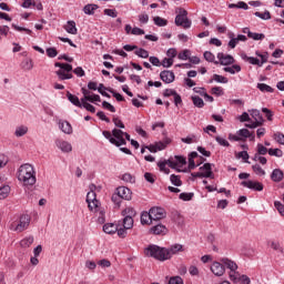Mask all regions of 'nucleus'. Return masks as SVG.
<instances>
[{
  "mask_svg": "<svg viewBox=\"0 0 284 284\" xmlns=\"http://www.w3.org/2000/svg\"><path fill=\"white\" fill-rule=\"evenodd\" d=\"M179 252H183V245L181 244H173L169 248L151 244L145 248L144 254L158 261H170V258H172L174 254H179Z\"/></svg>",
  "mask_w": 284,
  "mask_h": 284,
  "instance_id": "1",
  "label": "nucleus"
},
{
  "mask_svg": "<svg viewBox=\"0 0 284 284\" xmlns=\"http://www.w3.org/2000/svg\"><path fill=\"white\" fill-rule=\"evenodd\" d=\"M18 181L23 185H34L37 183V175H34V168L31 164H23L18 171Z\"/></svg>",
  "mask_w": 284,
  "mask_h": 284,
  "instance_id": "2",
  "label": "nucleus"
},
{
  "mask_svg": "<svg viewBox=\"0 0 284 284\" xmlns=\"http://www.w3.org/2000/svg\"><path fill=\"white\" fill-rule=\"evenodd\" d=\"M102 134L104 139H108V141L116 148H121V145H126L128 143L124 138V132L121 129H113L112 133L110 131H103Z\"/></svg>",
  "mask_w": 284,
  "mask_h": 284,
  "instance_id": "3",
  "label": "nucleus"
},
{
  "mask_svg": "<svg viewBox=\"0 0 284 284\" xmlns=\"http://www.w3.org/2000/svg\"><path fill=\"white\" fill-rule=\"evenodd\" d=\"M175 13V26L184 28V30L192 28V20L187 19V10L183 8H176Z\"/></svg>",
  "mask_w": 284,
  "mask_h": 284,
  "instance_id": "4",
  "label": "nucleus"
},
{
  "mask_svg": "<svg viewBox=\"0 0 284 284\" xmlns=\"http://www.w3.org/2000/svg\"><path fill=\"white\" fill-rule=\"evenodd\" d=\"M54 67L60 68V70L55 72L60 81L72 79V73H68V72H72V64L55 62Z\"/></svg>",
  "mask_w": 284,
  "mask_h": 284,
  "instance_id": "5",
  "label": "nucleus"
},
{
  "mask_svg": "<svg viewBox=\"0 0 284 284\" xmlns=\"http://www.w3.org/2000/svg\"><path fill=\"white\" fill-rule=\"evenodd\" d=\"M30 226V215H21L19 222H13L11 224V230L13 232H24Z\"/></svg>",
  "mask_w": 284,
  "mask_h": 284,
  "instance_id": "6",
  "label": "nucleus"
},
{
  "mask_svg": "<svg viewBox=\"0 0 284 284\" xmlns=\"http://www.w3.org/2000/svg\"><path fill=\"white\" fill-rule=\"evenodd\" d=\"M200 170H206V172H195L191 173V176L194 179H212L214 176V173L212 172V164L205 163L203 166L200 168Z\"/></svg>",
  "mask_w": 284,
  "mask_h": 284,
  "instance_id": "7",
  "label": "nucleus"
},
{
  "mask_svg": "<svg viewBox=\"0 0 284 284\" xmlns=\"http://www.w3.org/2000/svg\"><path fill=\"white\" fill-rule=\"evenodd\" d=\"M149 212L151 213V219H153V221H163V219L168 216V212L161 206H153Z\"/></svg>",
  "mask_w": 284,
  "mask_h": 284,
  "instance_id": "8",
  "label": "nucleus"
},
{
  "mask_svg": "<svg viewBox=\"0 0 284 284\" xmlns=\"http://www.w3.org/2000/svg\"><path fill=\"white\" fill-rule=\"evenodd\" d=\"M187 160L184 156L175 155L174 158L169 159V168L176 170V168H183L186 165Z\"/></svg>",
  "mask_w": 284,
  "mask_h": 284,
  "instance_id": "9",
  "label": "nucleus"
},
{
  "mask_svg": "<svg viewBox=\"0 0 284 284\" xmlns=\"http://www.w3.org/2000/svg\"><path fill=\"white\" fill-rule=\"evenodd\" d=\"M243 187H248V190H255V192H263V183L261 182H254L252 180L243 181L241 183Z\"/></svg>",
  "mask_w": 284,
  "mask_h": 284,
  "instance_id": "10",
  "label": "nucleus"
},
{
  "mask_svg": "<svg viewBox=\"0 0 284 284\" xmlns=\"http://www.w3.org/2000/svg\"><path fill=\"white\" fill-rule=\"evenodd\" d=\"M211 272L214 276H223L225 274V266L221 262H213L211 265Z\"/></svg>",
  "mask_w": 284,
  "mask_h": 284,
  "instance_id": "11",
  "label": "nucleus"
},
{
  "mask_svg": "<svg viewBox=\"0 0 284 284\" xmlns=\"http://www.w3.org/2000/svg\"><path fill=\"white\" fill-rule=\"evenodd\" d=\"M217 59L221 65H232V63H234V57L223 52L217 53Z\"/></svg>",
  "mask_w": 284,
  "mask_h": 284,
  "instance_id": "12",
  "label": "nucleus"
},
{
  "mask_svg": "<svg viewBox=\"0 0 284 284\" xmlns=\"http://www.w3.org/2000/svg\"><path fill=\"white\" fill-rule=\"evenodd\" d=\"M116 193L120 199H123L124 201H130L132 199V191L129 187L120 186L116 189Z\"/></svg>",
  "mask_w": 284,
  "mask_h": 284,
  "instance_id": "13",
  "label": "nucleus"
},
{
  "mask_svg": "<svg viewBox=\"0 0 284 284\" xmlns=\"http://www.w3.org/2000/svg\"><path fill=\"white\" fill-rule=\"evenodd\" d=\"M160 79L163 81V83H174V72L164 70L160 73Z\"/></svg>",
  "mask_w": 284,
  "mask_h": 284,
  "instance_id": "14",
  "label": "nucleus"
},
{
  "mask_svg": "<svg viewBox=\"0 0 284 284\" xmlns=\"http://www.w3.org/2000/svg\"><path fill=\"white\" fill-rule=\"evenodd\" d=\"M57 148L61 150V152H70L72 150V144L70 142L64 140H58L55 141Z\"/></svg>",
  "mask_w": 284,
  "mask_h": 284,
  "instance_id": "15",
  "label": "nucleus"
},
{
  "mask_svg": "<svg viewBox=\"0 0 284 284\" xmlns=\"http://www.w3.org/2000/svg\"><path fill=\"white\" fill-rule=\"evenodd\" d=\"M150 233L155 235L168 234V227H165L163 224H158L150 229Z\"/></svg>",
  "mask_w": 284,
  "mask_h": 284,
  "instance_id": "16",
  "label": "nucleus"
},
{
  "mask_svg": "<svg viewBox=\"0 0 284 284\" xmlns=\"http://www.w3.org/2000/svg\"><path fill=\"white\" fill-rule=\"evenodd\" d=\"M221 263H223V265H225V267H227V270H231V272H236L239 270V265L235 264L234 261H232L227 257H223L221 260Z\"/></svg>",
  "mask_w": 284,
  "mask_h": 284,
  "instance_id": "17",
  "label": "nucleus"
},
{
  "mask_svg": "<svg viewBox=\"0 0 284 284\" xmlns=\"http://www.w3.org/2000/svg\"><path fill=\"white\" fill-rule=\"evenodd\" d=\"M282 179H284V173L281 169H274L271 174V180L274 183H281Z\"/></svg>",
  "mask_w": 284,
  "mask_h": 284,
  "instance_id": "18",
  "label": "nucleus"
},
{
  "mask_svg": "<svg viewBox=\"0 0 284 284\" xmlns=\"http://www.w3.org/2000/svg\"><path fill=\"white\" fill-rule=\"evenodd\" d=\"M59 128L64 134H72V124L68 121H60Z\"/></svg>",
  "mask_w": 284,
  "mask_h": 284,
  "instance_id": "19",
  "label": "nucleus"
},
{
  "mask_svg": "<svg viewBox=\"0 0 284 284\" xmlns=\"http://www.w3.org/2000/svg\"><path fill=\"white\" fill-rule=\"evenodd\" d=\"M118 230L119 225L114 223H106L103 225V232H105V234H116Z\"/></svg>",
  "mask_w": 284,
  "mask_h": 284,
  "instance_id": "20",
  "label": "nucleus"
},
{
  "mask_svg": "<svg viewBox=\"0 0 284 284\" xmlns=\"http://www.w3.org/2000/svg\"><path fill=\"white\" fill-rule=\"evenodd\" d=\"M242 59L243 61H247L248 63H251V65H258V68L263 67V63H261V60H258L257 58L247 57V54L243 53Z\"/></svg>",
  "mask_w": 284,
  "mask_h": 284,
  "instance_id": "21",
  "label": "nucleus"
},
{
  "mask_svg": "<svg viewBox=\"0 0 284 284\" xmlns=\"http://www.w3.org/2000/svg\"><path fill=\"white\" fill-rule=\"evenodd\" d=\"M152 221H154L152 219V213H150V211H144L141 214V223L142 225H150V223H152Z\"/></svg>",
  "mask_w": 284,
  "mask_h": 284,
  "instance_id": "22",
  "label": "nucleus"
},
{
  "mask_svg": "<svg viewBox=\"0 0 284 284\" xmlns=\"http://www.w3.org/2000/svg\"><path fill=\"white\" fill-rule=\"evenodd\" d=\"M67 98L70 101V103L75 105V108H82L81 100H79V97H77V95L70 93V91H68L67 92Z\"/></svg>",
  "mask_w": 284,
  "mask_h": 284,
  "instance_id": "23",
  "label": "nucleus"
},
{
  "mask_svg": "<svg viewBox=\"0 0 284 284\" xmlns=\"http://www.w3.org/2000/svg\"><path fill=\"white\" fill-rule=\"evenodd\" d=\"M64 30L69 34H77V22L74 21H68L67 24L64 26Z\"/></svg>",
  "mask_w": 284,
  "mask_h": 284,
  "instance_id": "24",
  "label": "nucleus"
},
{
  "mask_svg": "<svg viewBox=\"0 0 284 284\" xmlns=\"http://www.w3.org/2000/svg\"><path fill=\"white\" fill-rule=\"evenodd\" d=\"M239 136H242V139H251V141H254L255 135L254 133H251L247 129H242L237 131Z\"/></svg>",
  "mask_w": 284,
  "mask_h": 284,
  "instance_id": "25",
  "label": "nucleus"
},
{
  "mask_svg": "<svg viewBox=\"0 0 284 284\" xmlns=\"http://www.w3.org/2000/svg\"><path fill=\"white\" fill-rule=\"evenodd\" d=\"M94 190H97V185L91 184L90 185V192H88V194H87V203L92 202V201H98L97 200V193L94 192Z\"/></svg>",
  "mask_w": 284,
  "mask_h": 284,
  "instance_id": "26",
  "label": "nucleus"
},
{
  "mask_svg": "<svg viewBox=\"0 0 284 284\" xmlns=\"http://www.w3.org/2000/svg\"><path fill=\"white\" fill-rule=\"evenodd\" d=\"M229 39H231L229 41V48H231L232 50H234V48H236V45H239V40H236V34H234V32L230 31L227 33Z\"/></svg>",
  "mask_w": 284,
  "mask_h": 284,
  "instance_id": "27",
  "label": "nucleus"
},
{
  "mask_svg": "<svg viewBox=\"0 0 284 284\" xmlns=\"http://www.w3.org/2000/svg\"><path fill=\"white\" fill-rule=\"evenodd\" d=\"M122 225L124 230H132V227H134V219L131 216H124Z\"/></svg>",
  "mask_w": 284,
  "mask_h": 284,
  "instance_id": "28",
  "label": "nucleus"
},
{
  "mask_svg": "<svg viewBox=\"0 0 284 284\" xmlns=\"http://www.w3.org/2000/svg\"><path fill=\"white\" fill-rule=\"evenodd\" d=\"M251 116L256 123H261V125H263V123L265 122V120H263V115H261V111L258 110H253Z\"/></svg>",
  "mask_w": 284,
  "mask_h": 284,
  "instance_id": "29",
  "label": "nucleus"
},
{
  "mask_svg": "<svg viewBox=\"0 0 284 284\" xmlns=\"http://www.w3.org/2000/svg\"><path fill=\"white\" fill-rule=\"evenodd\" d=\"M32 243H34V236L30 235L20 241V246H22L24 248L30 247V245H32Z\"/></svg>",
  "mask_w": 284,
  "mask_h": 284,
  "instance_id": "30",
  "label": "nucleus"
},
{
  "mask_svg": "<svg viewBox=\"0 0 284 284\" xmlns=\"http://www.w3.org/2000/svg\"><path fill=\"white\" fill-rule=\"evenodd\" d=\"M170 181L172 185H175L176 187H181V185H183V181H181V175L171 174Z\"/></svg>",
  "mask_w": 284,
  "mask_h": 284,
  "instance_id": "31",
  "label": "nucleus"
},
{
  "mask_svg": "<svg viewBox=\"0 0 284 284\" xmlns=\"http://www.w3.org/2000/svg\"><path fill=\"white\" fill-rule=\"evenodd\" d=\"M28 132V126L27 125H20L16 128L14 131V136H26V133Z\"/></svg>",
  "mask_w": 284,
  "mask_h": 284,
  "instance_id": "32",
  "label": "nucleus"
},
{
  "mask_svg": "<svg viewBox=\"0 0 284 284\" xmlns=\"http://www.w3.org/2000/svg\"><path fill=\"white\" fill-rule=\"evenodd\" d=\"M99 10L98 4H87L83 8L84 14H94V11Z\"/></svg>",
  "mask_w": 284,
  "mask_h": 284,
  "instance_id": "33",
  "label": "nucleus"
},
{
  "mask_svg": "<svg viewBox=\"0 0 284 284\" xmlns=\"http://www.w3.org/2000/svg\"><path fill=\"white\" fill-rule=\"evenodd\" d=\"M10 194V185H3L0 187V201H3V199H8Z\"/></svg>",
  "mask_w": 284,
  "mask_h": 284,
  "instance_id": "34",
  "label": "nucleus"
},
{
  "mask_svg": "<svg viewBox=\"0 0 284 284\" xmlns=\"http://www.w3.org/2000/svg\"><path fill=\"white\" fill-rule=\"evenodd\" d=\"M168 165H170L169 160H164L158 163V166L160 168V172H164V174H170V169L168 168Z\"/></svg>",
  "mask_w": 284,
  "mask_h": 284,
  "instance_id": "35",
  "label": "nucleus"
},
{
  "mask_svg": "<svg viewBox=\"0 0 284 284\" xmlns=\"http://www.w3.org/2000/svg\"><path fill=\"white\" fill-rule=\"evenodd\" d=\"M153 22L159 27V28H165L168 26V20L165 18H161L159 16L153 18Z\"/></svg>",
  "mask_w": 284,
  "mask_h": 284,
  "instance_id": "36",
  "label": "nucleus"
},
{
  "mask_svg": "<svg viewBox=\"0 0 284 284\" xmlns=\"http://www.w3.org/2000/svg\"><path fill=\"white\" fill-rule=\"evenodd\" d=\"M170 143H172V140L166 138L163 142L155 143V148L158 151L165 150Z\"/></svg>",
  "mask_w": 284,
  "mask_h": 284,
  "instance_id": "37",
  "label": "nucleus"
},
{
  "mask_svg": "<svg viewBox=\"0 0 284 284\" xmlns=\"http://www.w3.org/2000/svg\"><path fill=\"white\" fill-rule=\"evenodd\" d=\"M224 72H229L230 74H236V72H241V65L233 64L232 67H225Z\"/></svg>",
  "mask_w": 284,
  "mask_h": 284,
  "instance_id": "38",
  "label": "nucleus"
},
{
  "mask_svg": "<svg viewBox=\"0 0 284 284\" xmlns=\"http://www.w3.org/2000/svg\"><path fill=\"white\" fill-rule=\"evenodd\" d=\"M257 89L260 92H274V89L265 83H257Z\"/></svg>",
  "mask_w": 284,
  "mask_h": 284,
  "instance_id": "39",
  "label": "nucleus"
},
{
  "mask_svg": "<svg viewBox=\"0 0 284 284\" xmlns=\"http://www.w3.org/2000/svg\"><path fill=\"white\" fill-rule=\"evenodd\" d=\"M214 81L216 83H227V78L219 74H213V78L210 80V83H213Z\"/></svg>",
  "mask_w": 284,
  "mask_h": 284,
  "instance_id": "40",
  "label": "nucleus"
},
{
  "mask_svg": "<svg viewBox=\"0 0 284 284\" xmlns=\"http://www.w3.org/2000/svg\"><path fill=\"white\" fill-rule=\"evenodd\" d=\"M204 59L205 61H209V63H215V65H219V61H214L215 59L214 53L210 51L204 52Z\"/></svg>",
  "mask_w": 284,
  "mask_h": 284,
  "instance_id": "41",
  "label": "nucleus"
},
{
  "mask_svg": "<svg viewBox=\"0 0 284 284\" xmlns=\"http://www.w3.org/2000/svg\"><path fill=\"white\" fill-rule=\"evenodd\" d=\"M192 101H193V105H195V108H203L205 105V102H203V99H201V97L193 95Z\"/></svg>",
  "mask_w": 284,
  "mask_h": 284,
  "instance_id": "42",
  "label": "nucleus"
},
{
  "mask_svg": "<svg viewBox=\"0 0 284 284\" xmlns=\"http://www.w3.org/2000/svg\"><path fill=\"white\" fill-rule=\"evenodd\" d=\"M248 39H253V41H263V39H265V34L248 32Z\"/></svg>",
  "mask_w": 284,
  "mask_h": 284,
  "instance_id": "43",
  "label": "nucleus"
},
{
  "mask_svg": "<svg viewBox=\"0 0 284 284\" xmlns=\"http://www.w3.org/2000/svg\"><path fill=\"white\" fill-rule=\"evenodd\" d=\"M255 17H258V19H263V21H268V19H272V14L270 13V11H265V12H255Z\"/></svg>",
  "mask_w": 284,
  "mask_h": 284,
  "instance_id": "44",
  "label": "nucleus"
},
{
  "mask_svg": "<svg viewBox=\"0 0 284 284\" xmlns=\"http://www.w3.org/2000/svg\"><path fill=\"white\" fill-rule=\"evenodd\" d=\"M253 172L257 175V176H265V170H263V168H261L258 164H254L252 166Z\"/></svg>",
  "mask_w": 284,
  "mask_h": 284,
  "instance_id": "45",
  "label": "nucleus"
},
{
  "mask_svg": "<svg viewBox=\"0 0 284 284\" xmlns=\"http://www.w3.org/2000/svg\"><path fill=\"white\" fill-rule=\"evenodd\" d=\"M134 54H136V57H140V59H148V57H150V53L145 49H138L134 51Z\"/></svg>",
  "mask_w": 284,
  "mask_h": 284,
  "instance_id": "46",
  "label": "nucleus"
},
{
  "mask_svg": "<svg viewBox=\"0 0 284 284\" xmlns=\"http://www.w3.org/2000/svg\"><path fill=\"white\" fill-rule=\"evenodd\" d=\"M88 207L91 212H99V200H93L91 202H87Z\"/></svg>",
  "mask_w": 284,
  "mask_h": 284,
  "instance_id": "47",
  "label": "nucleus"
},
{
  "mask_svg": "<svg viewBox=\"0 0 284 284\" xmlns=\"http://www.w3.org/2000/svg\"><path fill=\"white\" fill-rule=\"evenodd\" d=\"M268 154L270 156H276L277 159H281L283 156V151L281 149H270Z\"/></svg>",
  "mask_w": 284,
  "mask_h": 284,
  "instance_id": "48",
  "label": "nucleus"
},
{
  "mask_svg": "<svg viewBox=\"0 0 284 284\" xmlns=\"http://www.w3.org/2000/svg\"><path fill=\"white\" fill-rule=\"evenodd\" d=\"M122 216H136V211H134L133 207H126L125 210L122 211Z\"/></svg>",
  "mask_w": 284,
  "mask_h": 284,
  "instance_id": "49",
  "label": "nucleus"
},
{
  "mask_svg": "<svg viewBox=\"0 0 284 284\" xmlns=\"http://www.w3.org/2000/svg\"><path fill=\"white\" fill-rule=\"evenodd\" d=\"M21 68L22 70H32V68H34V64L32 63V60H24L21 63Z\"/></svg>",
  "mask_w": 284,
  "mask_h": 284,
  "instance_id": "50",
  "label": "nucleus"
},
{
  "mask_svg": "<svg viewBox=\"0 0 284 284\" xmlns=\"http://www.w3.org/2000/svg\"><path fill=\"white\" fill-rule=\"evenodd\" d=\"M179 199L181 201H192V199H194V193H181Z\"/></svg>",
  "mask_w": 284,
  "mask_h": 284,
  "instance_id": "51",
  "label": "nucleus"
},
{
  "mask_svg": "<svg viewBox=\"0 0 284 284\" xmlns=\"http://www.w3.org/2000/svg\"><path fill=\"white\" fill-rule=\"evenodd\" d=\"M237 159H243V161H245V163H250L248 159H250V154L247 153V151H241L237 153L236 155Z\"/></svg>",
  "mask_w": 284,
  "mask_h": 284,
  "instance_id": "52",
  "label": "nucleus"
},
{
  "mask_svg": "<svg viewBox=\"0 0 284 284\" xmlns=\"http://www.w3.org/2000/svg\"><path fill=\"white\" fill-rule=\"evenodd\" d=\"M178 59H180L181 61H187V59H190V50H184L180 52Z\"/></svg>",
  "mask_w": 284,
  "mask_h": 284,
  "instance_id": "53",
  "label": "nucleus"
},
{
  "mask_svg": "<svg viewBox=\"0 0 284 284\" xmlns=\"http://www.w3.org/2000/svg\"><path fill=\"white\" fill-rule=\"evenodd\" d=\"M12 28L14 30H17L18 32H26L27 34L32 36V30L28 29V28H23V27H19L17 24H12Z\"/></svg>",
  "mask_w": 284,
  "mask_h": 284,
  "instance_id": "54",
  "label": "nucleus"
},
{
  "mask_svg": "<svg viewBox=\"0 0 284 284\" xmlns=\"http://www.w3.org/2000/svg\"><path fill=\"white\" fill-rule=\"evenodd\" d=\"M104 14H106V17H112V19H116V17H119L115 9H104Z\"/></svg>",
  "mask_w": 284,
  "mask_h": 284,
  "instance_id": "55",
  "label": "nucleus"
},
{
  "mask_svg": "<svg viewBox=\"0 0 284 284\" xmlns=\"http://www.w3.org/2000/svg\"><path fill=\"white\" fill-rule=\"evenodd\" d=\"M173 64H174V59L172 58H164L162 61L163 68H172Z\"/></svg>",
  "mask_w": 284,
  "mask_h": 284,
  "instance_id": "56",
  "label": "nucleus"
},
{
  "mask_svg": "<svg viewBox=\"0 0 284 284\" xmlns=\"http://www.w3.org/2000/svg\"><path fill=\"white\" fill-rule=\"evenodd\" d=\"M215 141L219 143V145H222L223 148H230V142L221 136H215Z\"/></svg>",
  "mask_w": 284,
  "mask_h": 284,
  "instance_id": "57",
  "label": "nucleus"
},
{
  "mask_svg": "<svg viewBox=\"0 0 284 284\" xmlns=\"http://www.w3.org/2000/svg\"><path fill=\"white\" fill-rule=\"evenodd\" d=\"M274 139L277 143H280L281 145H284V134L281 132H276L274 133Z\"/></svg>",
  "mask_w": 284,
  "mask_h": 284,
  "instance_id": "58",
  "label": "nucleus"
},
{
  "mask_svg": "<svg viewBox=\"0 0 284 284\" xmlns=\"http://www.w3.org/2000/svg\"><path fill=\"white\" fill-rule=\"evenodd\" d=\"M57 54H59V52L57 51V48H48L47 49V55L50 59H54V57H57Z\"/></svg>",
  "mask_w": 284,
  "mask_h": 284,
  "instance_id": "59",
  "label": "nucleus"
},
{
  "mask_svg": "<svg viewBox=\"0 0 284 284\" xmlns=\"http://www.w3.org/2000/svg\"><path fill=\"white\" fill-rule=\"evenodd\" d=\"M267 152H270L267 148H265L263 144H257V154H260L261 156H265Z\"/></svg>",
  "mask_w": 284,
  "mask_h": 284,
  "instance_id": "60",
  "label": "nucleus"
},
{
  "mask_svg": "<svg viewBox=\"0 0 284 284\" xmlns=\"http://www.w3.org/2000/svg\"><path fill=\"white\" fill-rule=\"evenodd\" d=\"M102 106L105 109V110H109V112H116V109L114 108V105H112L110 102L108 101H103L102 102Z\"/></svg>",
  "mask_w": 284,
  "mask_h": 284,
  "instance_id": "61",
  "label": "nucleus"
},
{
  "mask_svg": "<svg viewBox=\"0 0 284 284\" xmlns=\"http://www.w3.org/2000/svg\"><path fill=\"white\" fill-rule=\"evenodd\" d=\"M274 205H275L277 212H280L281 216H284V205H283V203H281L278 201H275Z\"/></svg>",
  "mask_w": 284,
  "mask_h": 284,
  "instance_id": "62",
  "label": "nucleus"
},
{
  "mask_svg": "<svg viewBox=\"0 0 284 284\" xmlns=\"http://www.w3.org/2000/svg\"><path fill=\"white\" fill-rule=\"evenodd\" d=\"M211 93L215 94L216 97H221L223 94V88H221V87H213L211 89Z\"/></svg>",
  "mask_w": 284,
  "mask_h": 284,
  "instance_id": "63",
  "label": "nucleus"
},
{
  "mask_svg": "<svg viewBox=\"0 0 284 284\" xmlns=\"http://www.w3.org/2000/svg\"><path fill=\"white\" fill-rule=\"evenodd\" d=\"M169 284H183V278L180 276L171 277Z\"/></svg>",
  "mask_w": 284,
  "mask_h": 284,
  "instance_id": "64",
  "label": "nucleus"
}]
</instances>
